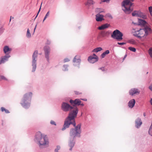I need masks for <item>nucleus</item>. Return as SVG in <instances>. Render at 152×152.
I'll return each mask as SVG.
<instances>
[{
	"mask_svg": "<svg viewBox=\"0 0 152 152\" xmlns=\"http://www.w3.org/2000/svg\"><path fill=\"white\" fill-rule=\"evenodd\" d=\"M61 109L65 112L70 111L68 116L65 121L62 130H64L69 127L71 124L75 126L76 123L75 118L76 117L78 113L77 108L76 107H72L68 103L63 102L61 104Z\"/></svg>",
	"mask_w": 152,
	"mask_h": 152,
	"instance_id": "f257e3e1",
	"label": "nucleus"
},
{
	"mask_svg": "<svg viewBox=\"0 0 152 152\" xmlns=\"http://www.w3.org/2000/svg\"><path fill=\"white\" fill-rule=\"evenodd\" d=\"M134 0H124L122 3V9L126 14H129L133 9L131 7L133 4L132 3Z\"/></svg>",
	"mask_w": 152,
	"mask_h": 152,
	"instance_id": "f03ea898",
	"label": "nucleus"
},
{
	"mask_svg": "<svg viewBox=\"0 0 152 152\" xmlns=\"http://www.w3.org/2000/svg\"><path fill=\"white\" fill-rule=\"evenodd\" d=\"M36 139L40 145H45L48 144L49 142L46 136L42 134L40 132L36 133Z\"/></svg>",
	"mask_w": 152,
	"mask_h": 152,
	"instance_id": "7ed1b4c3",
	"label": "nucleus"
},
{
	"mask_svg": "<svg viewBox=\"0 0 152 152\" xmlns=\"http://www.w3.org/2000/svg\"><path fill=\"white\" fill-rule=\"evenodd\" d=\"M32 94V93L29 92L24 95L21 104L25 108H27L29 107Z\"/></svg>",
	"mask_w": 152,
	"mask_h": 152,
	"instance_id": "20e7f679",
	"label": "nucleus"
},
{
	"mask_svg": "<svg viewBox=\"0 0 152 152\" xmlns=\"http://www.w3.org/2000/svg\"><path fill=\"white\" fill-rule=\"evenodd\" d=\"M75 127V129H71L69 133V139L74 140L77 137H79L80 134L81 125L79 124Z\"/></svg>",
	"mask_w": 152,
	"mask_h": 152,
	"instance_id": "39448f33",
	"label": "nucleus"
},
{
	"mask_svg": "<svg viewBox=\"0 0 152 152\" xmlns=\"http://www.w3.org/2000/svg\"><path fill=\"white\" fill-rule=\"evenodd\" d=\"M123 34L118 30H115L111 35V37L114 39L117 40L118 41L123 39Z\"/></svg>",
	"mask_w": 152,
	"mask_h": 152,
	"instance_id": "423d86ee",
	"label": "nucleus"
},
{
	"mask_svg": "<svg viewBox=\"0 0 152 152\" xmlns=\"http://www.w3.org/2000/svg\"><path fill=\"white\" fill-rule=\"evenodd\" d=\"M38 54V51L35 50L32 56V66L33 67V69L32 70L33 72H34L36 69V61L37 60L36 59L37 58Z\"/></svg>",
	"mask_w": 152,
	"mask_h": 152,
	"instance_id": "0eeeda50",
	"label": "nucleus"
},
{
	"mask_svg": "<svg viewBox=\"0 0 152 152\" xmlns=\"http://www.w3.org/2000/svg\"><path fill=\"white\" fill-rule=\"evenodd\" d=\"M88 60L89 62L93 64L98 61V57L95 54H94L92 56H89Z\"/></svg>",
	"mask_w": 152,
	"mask_h": 152,
	"instance_id": "6e6552de",
	"label": "nucleus"
},
{
	"mask_svg": "<svg viewBox=\"0 0 152 152\" xmlns=\"http://www.w3.org/2000/svg\"><path fill=\"white\" fill-rule=\"evenodd\" d=\"M44 51L45 52V58L48 61L49 60V56L50 52V48L48 46H45L44 48Z\"/></svg>",
	"mask_w": 152,
	"mask_h": 152,
	"instance_id": "1a4fd4ad",
	"label": "nucleus"
},
{
	"mask_svg": "<svg viewBox=\"0 0 152 152\" xmlns=\"http://www.w3.org/2000/svg\"><path fill=\"white\" fill-rule=\"evenodd\" d=\"M140 93V90L136 88H132L129 91V94L132 96L134 94H139Z\"/></svg>",
	"mask_w": 152,
	"mask_h": 152,
	"instance_id": "9d476101",
	"label": "nucleus"
},
{
	"mask_svg": "<svg viewBox=\"0 0 152 152\" xmlns=\"http://www.w3.org/2000/svg\"><path fill=\"white\" fill-rule=\"evenodd\" d=\"M74 106L75 105H79L80 104L81 101L79 99H77L75 100H70L69 101Z\"/></svg>",
	"mask_w": 152,
	"mask_h": 152,
	"instance_id": "9b49d317",
	"label": "nucleus"
},
{
	"mask_svg": "<svg viewBox=\"0 0 152 152\" xmlns=\"http://www.w3.org/2000/svg\"><path fill=\"white\" fill-rule=\"evenodd\" d=\"M135 126L137 128H139L142 124L141 119L138 118L135 121Z\"/></svg>",
	"mask_w": 152,
	"mask_h": 152,
	"instance_id": "f8f14e48",
	"label": "nucleus"
},
{
	"mask_svg": "<svg viewBox=\"0 0 152 152\" xmlns=\"http://www.w3.org/2000/svg\"><path fill=\"white\" fill-rule=\"evenodd\" d=\"M137 32H138L137 36L140 38L144 37L145 34L143 29H140Z\"/></svg>",
	"mask_w": 152,
	"mask_h": 152,
	"instance_id": "ddd939ff",
	"label": "nucleus"
},
{
	"mask_svg": "<svg viewBox=\"0 0 152 152\" xmlns=\"http://www.w3.org/2000/svg\"><path fill=\"white\" fill-rule=\"evenodd\" d=\"M10 57V56L9 55L4 56L1 58L0 60V64L4 63L5 61H7L8 59Z\"/></svg>",
	"mask_w": 152,
	"mask_h": 152,
	"instance_id": "4468645a",
	"label": "nucleus"
},
{
	"mask_svg": "<svg viewBox=\"0 0 152 152\" xmlns=\"http://www.w3.org/2000/svg\"><path fill=\"white\" fill-rule=\"evenodd\" d=\"M3 50L5 54L9 53L11 51L12 49L10 48L7 46H5L4 47Z\"/></svg>",
	"mask_w": 152,
	"mask_h": 152,
	"instance_id": "2eb2a0df",
	"label": "nucleus"
},
{
	"mask_svg": "<svg viewBox=\"0 0 152 152\" xmlns=\"http://www.w3.org/2000/svg\"><path fill=\"white\" fill-rule=\"evenodd\" d=\"M145 33L146 35H148L149 33H151V29L148 26H146L144 28Z\"/></svg>",
	"mask_w": 152,
	"mask_h": 152,
	"instance_id": "dca6fc26",
	"label": "nucleus"
},
{
	"mask_svg": "<svg viewBox=\"0 0 152 152\" xmlns=\"http://www.w3.org/2000/svg\"><path fill=\"white\" fill-rule=\"evenodd\" d=\"M96 16V20L97 21H101L104 19L103 18L104 16L99 14H97Z\"/></svg>",
	"mask_w": 152,
	"mask_h": 152,
	"instance_id": "f3484780",
	"label": "nucleus"
},
{
	"mask_svg": "<svg viewBox=\"0 0 152 152\" xmlns=\"http://www.w3.org/2000/svg\"><path fill=\"white\" fill-rule=\"evenodd\" d=\"M135 103V101L134 99H132L129 101L128 103L129 107L131 108H132L134 106Z\"/></svg>",
	"mask_w": 152,
	"mask_h": 152,
	"instance_id": "a211bd4d",
	"label": "nucleus"
},
{
	"mask_svg": "<svg viewBox=\"0 0 152 152\" xmlns=\"http://www.w3.org/2000/svg\"><path fill=\"white\" fill-rule=\"evenodd\" d=\"M74 140H71L69 139V146L70 147L69 150L71 151L72 148L74 147L75 145V142L73 141Z\"/></svg>",
	"mask_w": 152,
	"mask_h": 152,
	"instance_id": "6ab92c4d",
	"label": "nucleus"
},
{
	"mask_svg": "<svg viewBox=\"0 0 152 152\" xmlns=\"http://www.w3.org/2000/svg\"><path fill=\"white\" fill-rule=\"evenodd\" d=\"M109 25L107 24H105L104 25H102L101 26L99 27L98 28V29L99 30H102L106 28H107L109 27Z\"/></svg>",
	"mask_w": 152,
	"mask_h": 152,
	"instance_id": "aec40b11",
	"label": "nucleus"
},
{
	"mask_svg": "<svg viewBox=\"0 0 152 152\" xmlns=\"http://www.w3.org/2000/svg\"><path fill=\"white\" fill-rule=\"evenodd\" d=\"M140 12L139 11H135L132 13V15L133 16H139L140 15Z\"/></svg>",
	"mask_w": 152,
	"mask_h": 152,
	"instance_id": "412c9836",
	"label": "nucleus"
},
{
	"mask_svg": "<svg viewBox=\"0 0 152 152\" xmlns=\"http://www.w3.org/2000/svg\"><path fill=\"white\" fill-rule=\"evenodd\" d=\"M94 4V1L92 0H88L87 1V2L85 3V5H86L90 6Z\"/></svg>",
	"mask_w": 152,
	"mask_h": 152,
	"instance_id": "4be33fe9",
	"label": "nucleus"
},
{
	"mask_svg": "<svg viewBox=\"0 0 152 152\" xmlns=\"http://www.w3.org/2000/svg\"><path fill=\"white\" fill-rule=\"evenodd\" d=\"M110 53V51L109 50H107L105 51L101 55V57L102 58H104L106 55Z\"/></svg>",
	"mask_w": 152,
	"mask_h": 152,
	"instance_id": "5701e85b",
	"label": "nucleus"
},
{
	"mask_svg": "<svg viewBox=\"0 0 152 152\" xmlns=\"http://www.w3.org/2000/svg\"><path fill=\"white\" fill-rule=\"evenodd\" d=\"M139 24L138 25H145L146 23V22L145 20L142 19H140L139 20Z\"/></svg>",
	"mask_w": 152,
	"mask_h": 152,
	"instance_id": "b1692460",
	"label": "nucleus"
},
{
	"mask_svg": "<svg viewBox=\"0 0 152 152\" xmlns=\"http://www.w3.org/2000/svg\"><path fill=\"white\" fill-rule=\"evenodd\" d=\"M77 56H76L73 60L74 62L78 63V64L80 62V60L79 58H77Z\"/></svg>",
	"mask_w": 152,
	"mask_h": 152,
	"instance_id": "393cba45",
	"label": "nucleus"
},
{
	"mask_svg": "<svg viewBox=\"0 0 152 152\" xmlns=\"http://www.w3.org/2000/svg\"><path fill=\"white\" fill-rule=\"evenodd\" d=\"M102 50V48H101L98 47L94 49L93 50V52L97 53Z\"/></svg>",
	"mask_w": 152,
	"mask_h": 152,
	"instance_id": "a878e982",
	"label": "nucleus"
},
{
	"mask_svg": "<svg viewBox=\"0 0 152 152\" xmlns=\"http://www.w3.org/2000/svg\"><path fill=\"white\" fill-rule=\"evenodd\" d=\"M1 110L2 112H4L6 113H10V112L8 110L5 109L4 107H1Z\"/></svg>",
	"mask_w": 152,
	"mask_h": 152,
	"instance_id": "bb28decb",
	"label": "nucleus"
},
{
	"mask_svg": "<svg viewBox=\"0 0 152 152\" xmlns=\"http://www.w3.org/2000/svg\"><path fill=\"white\" fill-rule=\"evenodd\" d=\"M128 42L131 44L135 45L136 44V42L135 40L133 39H131L128 41Z\"/></svg>",
	"mask_w": 152,
	"mask_h": 152,
	"instance_id": "cd10ccee",
	"label": "nucleus"
},
{
	"mask_svg": "<svg viewBox=\"0 0 152 152\" xmlns=\"http://www.w3.org/2000/svg\"><path fill=\"white\" fill-rule=\"evenodd\" d=\"M2 80L6 81L8 80L7 79L5 76L3 75H0V81Z\"/></svg>",
	"mask_w": 152,
	"mask_h": 152,
	"instance_id": "c85d7f7f",
	"label": "nucleus"
},
{
	"mask_svg": "<svg viewBox=\"0 0 152 152\" xmlns=\"http://www.w3.org/2000/svg\"><path fill=\"white\" fill-rule=\"evenodd\" d=\"M107 33V32L102 31L101 33V35L102 37H104L106 36Z\"/></svg>",
	"mask_w": 152,
	"mask_h": 152,
	"instance_id": "c756f323",
	"label": "nucleus"
},
{
	"mask_svg": "<svg viewBox=\"0 0 152 152\" xmlns=\"http://www.w3.org/2000/svg\"><path fill=\"white\" fill-rule=\"evenodd\" d=\"M31 34L30 33V31L28 29L27 34H26V36L28 38L30 37H31Z\"/></svg>",
	"mask_w": 152,
	"mask_h": 152,
	"instance_id": "7c9ffc66",
	"label": "nucleus"
},
{
	"mask_svg": "<svg viewBox=\"0 0 152 152\" xmlns=\"http://www.w3.org/2000/svg\"><path fill=\"white\" fill-rule=\"evenodd\" d=\"M128 49L132 51L133 52H135L136 51V49L135 48L133 47H129Z\"/></svg>",
	"mask_w": 152,
	"mask_h": 152,
	"instance_id": "2f4dec72",
	"label": "nucleus"
},
{
	"mask_svg": "<svg viewBox=\"0 0 152 152\" xmlns=\"http://www.w3.org/2000/svg\"><path fill=\"white\" fill-rule=\"evenodd\" d=\"M96 11L99 13H101L103 12V11L100 8H97L96 10Z\"/></svg>",
	"mask_w": 152,
	"mask_h": 152,
	"instance_id": "473e14b6",
	"label": "nucleus"
},
{
	"mask_svg": "<svg viewBox=\"0 0 152 152\" xmlns=\"http://www.w3.org/2000/svg\"><path fill=\"white\" fill-rule=\"evenodd\" d=\"M148 133L149 134L152 136V128H151L150 127L148 131Z\"/></svg>",
	"mask_w": 152,
	"mask_h": 152,
	"instance_id": "72a5a7b5",
	"label": "nucleus"
},
{
	"mask_svg": "<svg viewBox=\"0 0 152 152\" xmlns=\"http://www.w3.org/2000/svg\"><path fill=\"white\" fill-rule=\"evenodd\" d=\"M49 13L50 12L49 11H48V12L46 14V15L44 19L43 20V22L47 18V17L49 15Z\"/></svg>",
	"mask_w": 152,
	"mask_h": 152,
	"instance_id": "f704fd0d",
	"label": "nucleus"
},
{
	"mask_svg": "<svg viewBox=\"0 0 152 152\" xmlns=\"http://www.w3.org/2000/svg\"><path fill=\"white\" fill-rule=\"evenodd\" d=\"M74 92L76 95H79L82 94V92L77 91H75Z\"/></svg>",
	"mask_w": 152,
	"mask_h": 152,
	"instance_id": "c9c22d12",
	"label": "nucleus"
},
{
	"mask_svg": "<svg viewBox=\"0 0 152 152\" xmlns=\"http://www.w3.org/2000/svg\"><path fill=\"white\" fill-rule=\"evenodd\" d=\"M149 53L151 57L152 56V48H150L149 50Z\"/></svg>",
	"mask_w": 152,
	"mask_h": 152,
	"instance_id": "e433bc0d",
	"label": "nucleus"
},
{
	"mask_svg": "<svg viewBox=\"0 0 152 152\" xmlns=\"http://www.w3.org/2000/svg\"><path fill=\"white\" fill-rule=\"evenodd\" d=\"M99 69L102 70L103 71H106L107 70L104 67L100 68H99Z\"/></svg>",
	"mask_w": 152,
	"mask_h": 152,
	"instance_id": "4c0bfd02",
	"label": "nucleus"
},
{
	"mask_svg": "<svg viewBox=\"0 0 152 152\" xmlns=\"http://www.w3.org/2000/svg\"><path fill=\"white\" fill-rule=\"evenodd\" d=\"M50 123L52 125H54L55 126L56 125V124L55 122L53 121H50Z\"/></svg>",
	"mask_w": 152,
	"mask_h": 152,
	"instance_id": "58836bf2",
	"label": "nucleus"
},
{
	"mask_svg": "<svg viewBox=\"0 0 152 152\" xmlns=\"http://www.w3.org/2000/svg\"><path fill=\"white\" fill-rule=\"evenodd\" d=\"M60 147L59 146H57L56 149L55 150V152L56 151H58L60 149Z\"/></svg>",
	"mask_w": 152,
	"mask_h": 152,
	"instance_id": "ea45409f",
	"label": "nucleus"
},
{
	"mask_svg": "<svg viewBox=\"0 0 152 152\" xmlns=\"http://www.w3.org/2000/svg\"><path fill=\"white\" fill-rule=\"evenodd\" d=\"M149 10L150 13L151 14L152 12V7H149Z\"/></svg>",
	"mask_w": 152,
	"mask_h": 152,
	"instance_id": "a19ab883",
	"label": "nucleus"
},
{
	"mask_svg": "<svg viewBox=\"0 0 152 152\" xmlns=\"http://www.w3.org/2000/svg\"><path fill=\"white\" fill-rule=\"evenodd\" d=\"M126 44V43H124V42H118V44L119 45H125Z\"/></svg>",
	"mask_w": 152,
	"mask_h": 152,
	"instance_id": "79ce46f5",
	"label": "nucleus"
},
{
	"mask_svg": "<svg viewBox=\"0 0 152 152\" xmlns=\"http://www.w3.org/2000/svg\"><path fill=\"white\" fill-rule=\"evenodd\" d=\"M64 62H66L69 61V60L68 58H66L64 59Z\"/></svg>",
	"mask_w": 152,
	"mask_h": 152,
	"instance_id": "37998d69",
	"label": "nucleus"
},
{
	"mask_svg": "<svg viewBox=\"0 0 152 152\" xmlns=\"http://www.w3.org/2000/svg\"><path fill=\"white\" fill-rule=\"evenodd\" d=\"M50 44V41L48 40H47V44L48 45H49Z\"/></svg>",
	"mask_w": 152,
	"mask_h": 152,
	"instance_id": "c03bdc74",
	"label": "nucleus"
},
{
	"mask_svg": "<svg viewBox=\"0 0 152 152\" xmlns=\"http://www.w3.org/2000/svg\"><path fill=\"white\" fill-rule=\"evenodd\" d=\"M41 7H40V8H39V11H38V13H37V16H36V17H35V18L37 17V15H38V14H39V12H40V9H41Z\"/></svg>",
	"mask_w": 152,
	"mask_h": 152,
	"instance_id": "a18cd8bd",
	"label": "nucleus"
},
{
	"mask_svg": "<svg viewBox=\"0 0 152 152\" xmlns=\"http://www.w3.org/2000/svg\"><path fill=\"white\" fill-rule=\"evenodd\" d=\"M149 89L152 91V85L150 86L149 87Z\"/></svg>",
	"mask_w": 152,
	"mask_h": 152,
	"instance_id": "49530a36",
	"label": "nucleus"
},
{
	"mask_svg": "<svg viewBox=\"0 0 152 152\" xmlns=\"http://www.w3.org/2000/svg\"><path fill=\"white\" fill-rule=\"evenodd\" d=\"M143 17H142V18H143L144 19H145L146 18V17L145 15H143Z\"/></svg>",
	"mask_w": 152,
	"mask_h": 152,
	"instance_id": "de8ad7c7",
	"label": "nucleus"
},
{
	"mask_svg": "<svg viewBox=\"0 0 152 152\" xmlns=\"http://www.w3.org/2000/svg\"><path fill=\"white\" fill-rule=\"evenodd\" d=\"M143 115L144 117H145L146 116V114L145 113H143Z\"/></svg>",
	"mask_w": 152,
	"mask_h": 152,
	"instance_id": "09e8293b",
	"label": "nucleus"
},
{
	"mask_svg": "<svg viewBox=\"0 0 152 152\" xmlns=\"http://www.w3.org/2000/svg\"><path fill=\"white\" fill-rule=\"evenodd\" d=\"M37 25H36L35 26V27L34 28V33L35 32V29H36V27H37Z\"/></svg>",
	"mask_w": 152,
	"mask_h": 152,
	"instance_id": "8fccbe9b",
	"label": "nucleus"
},
{
	"mask_svg": "<svg viewBox=\"0 0 152 152\" xmlns=\"http://www.w3.org/2000/svg\"><path fill=\"white\" fill-rule=\"evenodd\" d=\"M108 16L109 17H110V18H112V16H111V15H108Z\"/></svg>",
	"mask_w": 152,
	"mask_h": 152,
	"instance_id": "3c124183",
	"label": "nucleus"
},
{
	"mask_svg": "<svg viewBox=\"0 0 152 152\" xmlns=\"http://www.w3.org/2000/svg\"><path fill=\"white\" fill-rule=\"evenodd\" d=\"M150 103L152 105V99H151L150 100Z\"/></svg>",
	"mask_w": 152,
	"mask_h": 152,
	"instance_id": "603ef678",
	"label": "nucleus"
},
{
	"mask_svg": "<svg viewBox=\"0 0 152 152\" xmlns=\"http://www.w3.org/2000/svg\"><path fill=\"white\" fill-rule=\"evenodd\" d=\"M13 18H14L13 17H12V16H11L10 17V21L11 19H13Z\"/></svg>",
	"mask_w": 152,
	"mask_h": 152,
	"instance_id": "864d4df0",
	"label": "nucleus"
},
{
	"mask_svg": "<svg viewBox=\"0 0 152 152\" xmlns=\"http://www.w3.org/2000/svg\"><path fill=\"white\" fill-rule=\"evenodd\" d=\"M82 106H83L84 105V104H80Z\"/></svg>",
	"mask_w": 152,
	"mask_h": 152,
	"instance_id": "5fc2aeb1",
	"label": "nucleus"
},
{
	"mask_svg": "<svg viewBox=\"0 0 152 152\" xmlns=\"http://www.w3.org/2000/svg\"><path fill=\"white\" fill-rule=\"evenodd\" d=\"M82 99L83 100H84V101H87V99Z\"/></svg>",
	"mask_w": 152,
	"mask_h": 152,
	"instance_id": "6e6d98bb",
	"label": "nucleus"
},
{
	"mask_svg": "<svg viewBox=\"0 0 152 152\" xmlns=\"http://www.w3.org/2000/svg\"><path fill=\"white\" fill-rule=\"evenodd\" d=\"M126 55H125L124 57V58H125V57H126Z\"/></svg>",
	"mask_w": 152,
	"mask_h": 152,
	"instance_id": "4d7b16f0",
	"label": "nucleus"
},
{
	"mask_svg": "<svg viewBox=\"0 0 152 152\" xmlns=\"http://www.w3.org/2000/svg\"><path fill=\"white\" fill-rule=\"evenodd\" d=\"M152 58V56L151 57Z\"/></svg>",
	"mask_w": 152,
	"mask_h": 152,
	"instance_id": "13d9d810",
	"label": "nucleus"
}]
</instances>
